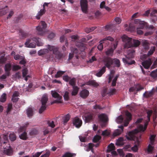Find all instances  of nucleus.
<instances>
[{
	"label": "nucleus",
	"mask_w": 157,
	"mask_h": 157,
	"mask_svg": "<svg viewBox=\"0 0 157 157\" xmlns=\"http://www.w3.org/2000/svg\"><path fill=\"white\" fill-rule=\"evenodd\" d=\"M36 44L38 46H41L43 43L41 41L40 38L34 37L33 38H30L27 39L25 43L26 47L30 48H34L36 47Z\"/></svg>",
	"instance_id": "obj_1"
},
{
	"label": "nucleus",
	"mask_w": 157,
	"mask_h": 157,
	"mask_svg": "<svg viewBox=\"0 0 157 157\" xmlns=\"http://www.w3.org/2000/svg\"><path fill=\"white\" fill-rule=\"evenodd\" d=\"M135 51L132 49H129L127 52V54L125 56V58H122V61L125 64L130 65L135 64V61L132 60V59L134 57Z\"/></svg>",
	"instance_id": "obj_2"
},
{
	"label": "nucleus",
	"mask_w": 157,
	"mask_h": 157,
	"mask_svg": "<svg viewBox=\"0 0 157 157\" xmlns=\"http://www.w3.org/2000/svg\"><path fill=\"white\" fill-rule=\"evenodd\" d=\"M123 40L126 43L128 47H137L140 44V42L138 40L133 39L126 35L123 36Z\"/></svg>",
	"instance_id": "obj_3"
},
{
	"label": "nucleus",
	"mask_w": 157,
	"mask_h": 157,
	"mask_svg": "<svg viewBox=\"0 0 157 157\" xmlns=\"http://www.w3.org/2000/svg\"><path fill=\"white\" fill-rule=\"evenodd\" d=\"M47 24L44 21H41L39 25L36 27L37 33L39 35H42L45 32Z\"/></svg>",
	"instance_id": "obj_4"
},
{
	"label": "nucleus",
	"mask_w": 157,
	"mask_h": 157,
	"mask_svg": "<svg viewBox=\"0 0 157 157\" xmlns=\"http://www.w3.org/2000/svg\"><path fill=\"white\" fill-rule=\"evenodd\" d=\"M51 93L53 98L57 99L56 100L51 102V105L54 103H62L63 102L62 100V96L60 95L57 92L54 90H52L51 91Z\"/></svg>",
	"instance_id": "obj_5"
},
{
	"label": "nucleus",
	"mask_w": 157,
	"mask_h": 157,
	"mask_svg": "<svg viewBox=\"0 0 157 157\" xmlns=\"http://www.w3.org/2000/svg\"><path fill=\"white\" fill-rule=\"evenodd\" d=\"M47 96L44 94L41 100L42 106L39 109V113L40 114L42 113L45 110L46 108V103L48 101Z\"/></svg>",
	"instance_id": "obj_6"
},
{
	"label": "nucleus",
	"mask_w": 157,
	"mask_h": 157,
	"mask_svg": "<svg viewBox=\"0 0 157 157\" xmlns=\"http://www.w3.org/2000/svg\"><path fill=\"white\" fill-rule=\"evenodd\" d=\"M98 119L101 127H105L106 123L108 121L107 115L104 113H101L98 116Z\"/></svg>",
	"instance_id": "obj_7"
},
{
	"label": "nucleus",
	"mask_w": 157,
	"mask_h": 157,
	"mask_svg": "<svg viewBox=\"0 0 157 157\" xmlns=\"http://www.w3.org/2000/svg\"><path fill=\"white\" fill-rule=\"evenodd\" d=\"M103 61L105 66L109 69H110L113 64V59L109 57H105Z\"/></svg>",
	"instance_id": "obj_8"
},
{
	"label": "nucleus",
	"mask_w": 157,
	"mask_h": 157,
	"mask_svg": "<svg viewBox=\"0 0 157 157\" xmlns=\"http://www.w3.org/2000/svg\"><path fill=\"white\" fill-rule=\"evenodd\" d=\"M72 122L73 125L77 128H79L82 124V120L77 117L73 118Z\"/></svg>",
	"instance_id": "obj_9"
},
{
	"label": "nucleus",
	"mask_w": 157,
	"mask_h": 157,
	"mask_svg": "<svg viewBox=\"0 0 157 157\" xmlns=\"http://www.w3.org/2000/svg\"><path fill=\"white\" fill-rule=\"evenodd\" d=\"M80 6L82 11L86 13L88 9V2L87 0H81L80 1Z\"/></svg>",
	"instance_id": "obj_10"
},
{
	"label": "nucleus",
	"mask_w": 157,
	"mask_h": 157,
	"mask_svg": "<svg viewBox=\"0 0 157 157\" xmlns=\"http://www.w3.org/2000/svg\"><path fill=\"white\" fill-rule=\"evenodd\" d=\"M153 61L150 58H148L142 62V65L146 69H148L152 64Z\"/></svg>",
	"instance_id": "obj_11"
},
{
	"label": "nucleus",
	"mask_w": 157,
	"mask_h": 157,
	"mask_svg": "<svg viewBox=\"0 0 157 157\" xmlns=\"http://www.w3.org/2000/svg\"><path fill=\"white\" fill-rule=\"evenodd\" d=\"M136 24H139V27L140 29L146 28L147 27V23L144 21H140V19H136L135 20Z\"/></svg>",
	"instance_id": "obj_12"
},
{
	"label": "nucleus",
	"mask_w": 157,
	"mask_h": 157,
	"mask_svg": "<svg viewBox=\"0 0 157 157\" xmlns=\"http://www.w3.org/2000/svg\"><path fill=\"white\" fill-rule=\"evenodd\" d=\"M46 47L48 48V51L49 50L50 51L52 52L53 54H56L57 53L58 48L57 47L55 46L48 45Z\"/></svg>",
	"instance_id": "obj_13"
},
{
	"label": "nucleus",
	"mask_w": 157,
	"mask_h": 157,
	"mask_svg": "<svg viewBox=\"0 0 157 157\" xmlns=\"http://www.w3.org/2000/svg\"><path fill=\"white\" fill-rule=\"evenodd\" d=\"M11 69V64L10 63H8L5 65L4 69L5 71V74L7 76H9L10 75V71Z\"/></svg>",
	"instance_id": "obj_14"
},
{
	"label": "nucleus",
	"mask_w": 157,
	"mask_h": 157,
	"mask_svg": "<svg viewBox=\"0 0 157 157\" xmlns=\"http://www.w3.org/2000/svg\"><path fill=\"white\" fill-rule=\"evenodd\" d=\"M9 148H6L4 147V146H3V147L4 148V151L5 154H6L8 156H11L13 155V149L11 147L10 145L8 144Z\"/></svg>",
	"instance_id": "obj_15"
},
{
	"label": "nucleus",
	"mask_w": 157,
	"mask_h": 157,
	"mask_svg": "<svg viewBox=\"0 0 157 157\" xmlns=\"http://www.w3.org/2000/svg\"><path fill=\"white\" fill-rule=\"evenodd\" d=\"M89 94V91L86 89L82 90L80 93V95L82 98H86Z\"/></svg>",
	"instance_id": "obj_16"
},
{
	"label": "nucleus",
	"mask_w": 157,
	"mask_h": 157,
	"mask_svg": "<svg viewBox=\"0 0 157 157\" xmlns=\"http://www.w3.org/2000/svg\"><path fill=\"white\" fill-rule=\"evenodd\" d=\"M94 117L93 114L90 113L85 117V120L87 122H90L93 121Z\"/></svg>",
	"instance_id": "obj_17"
},
{
	"label": "nucleus",
	"mask_w": 157,
	"mask_h": 157,
	"mask_svg": "<svg viewBox=\"0 0 157 157\" xmlns=\"http://www.w3.org/2000/svg\"><path fill=\"white\" fill-rule=\"evenodd\" d=\"M116 28L115 25L114 24H109L105 26L106 30L113 31Z\"/></svg>",
	"instance_id": "obj_18"
},
{
	"label": "nucleus",
	"mask_w": 157,
	"mask_h": 157,
	"mask_svg": "<svg viewBox=\"0 0 157 157\" xmlns=\"http://www.w3.org/2000/svg\"><path fill=\"white\" fill-rule=\"evenodd\" d=\"M105 67L103 66L98 72L96 73V75L98 77H100L105 72Z\"/></svg>",
	"instance_id": "obj_19"
},
{
	"label": "nucleus",
	"mask_w": 157,
	"mask_h": 157,
	"mask_svg": "<svg viewBox=\"0 0 157 157\" xmlns=\"http://www.w3.org/2000/svg\"><path fill=\"white\" fill-rule=\"evenodd\" d=\"M8 11V6H6L4 8L0 9V16L4 15Z\"/></svg>",
	"instance_id": "obj_20"
},
{
	"label": "nucleus",
	"mask_w": 157,
	"mask_h": 157,
	"mask_svg": "<svg viewBox=\"0 0 157 157\" xmlns=\"http://www.w3.org/2000/svg\"><path fill=\"white\" fill-rule=\"evenodd\" d=\"M154 94V92L152 90L150 91H146L143 94V96L146 98H148L152 97Z\"/></svg>",
	"instance_id": "obj_21"
},
{
	"label": "nucleus",
	"mask_w": 157,
	"mask_h": 157,
	"mask_svg": "<svg viewBox=\"0 0 157 157\" xmlns=\"http://www.w3.org/2000/svg\"><path fill=\"white\" fill-rule=\"evenodd\" d=\"M45 9H41L37 13V15L36 16V18L37 19H40V17L44 14L46 12Z\"/></svg>",
	"instance_id": "obj_22"
},
{
	"label": "nucleus",
	"mask_w": 157,
	"mask_h": 157,
	"mask_svg": "<svg viewBox=\"0 0 157 157\" xmlns=\"http://www.w3.org/2000/svg\"><path fill=\"white\" fill-rule=\"evenodd\" d=\"M124 140L123 137H120L117 140L116 145L117 146H122L124 144Z\"/></svg>",
	"instance_id": "obj_23"
},
{
	"label": "nucleus",
	"mask_w": 157,
	"mask_h": 157,
	"mask_svg": "<svg viewBox=\"0 0 157 157\" xmlns=\"http://www.w3.org/2000/svg\"><path fill=\"white\" fill-rule=\"evenodd\" d=\"M148 124L145 123L144 126L143 125L140 124L138 126V128L140 131L144 132L147 128Z\"/></svg>",
	"instance_id": "obj_24"
},
{
	"label": "nucleus",
	"mask_w": 157,
	"mask_h": 157,
	"mask_svg": "<svg viewBox=\"0 0 157 157\" xmlns=\"http://www.w3.org/2000/svg\"><path fill=\"white\" fill-rule=\"evenodd\" d=\"M156 136V135H151L149 139L150 140L149 144H151L152 145H154L155 143V138Z\"/></svg>",
	"instance_id": "obj_25"
},
{
	"label": "nucleus",
	"mask_w": 157,
	"mask_h": 157,
	"mask_svg": "<svg viewBox=\"0 0 157 157\" xmlns=\"http://www.w3.org/2000/svg\"><path fill=\"white\" fill-rule=\"evenodd\" d=\"M26 113L28 116L31 117L33 115V111L31 108H29L26 110Z\"/></svg>",
	"instance_id": "obj_26"
},
{
	"label": "nucleus",
	"mask_w": 157,
	"mask_h": 157,
	"mask_svg": "<svg viewBox=\"0 0 157 157\" xmlns=\"http://www.w3.org/2000/svg\"><path fill=\"white\" fill-rule=\"evenodd\" d=\"M48 50L47 48L41 49L38 52V54L39 55H44L47 53H48Z\"/></svg>",
	"instance_id": "obj_27"
},
{
	"label": "nucleus",
	"mask_w": 157,
	"mask_h": 157,
	"mask_svg": "<svg viewBox=\"0 0 157 157\" xmlns=\"http://www.w3.org/2000/svg\"><path fill=\"white\" fill-rule=\"evenodd\" d=\"M114 63L116 67H119L121 66V63L120 60L117 58L113 59V64Z\"/></svg>",
	"instance_id": "obj_28"
},
{
	"label": "nucleus",
	"mask_w": 157,
	"mask_h": 157,
	"mask_svg": "<svg viewBox=\"0 0 157 157\" xmlns=\"http://www.w3.org/2000/svg\"><path fill=\"white\" fill-rule=\"evenodd\" d=\"M115 149V147L113 144L111 143L110 144L108 147L107 152H109Z\"/></svg>",
	"instance_id": "obj_29"
},
{
	"label": "nucleus",
	"mask_w": 157,
	"mask_h": 157,
	"mask_svg": "<svg viewBox=\"0 0 157 157\" xmlns=\"http://www.w3.org/2000/svg\"><path fill=\"white\" fill-rule=\"evenodd\" d=\"M73 90L72 92V95H76L78 93V88L76 86L73 87Z\"/></svg>",
	"instance_id": "obj_30"
},
{
	"label": "nucleus",
	"mask_w": 157,
	"mask_h": 157,
	"mask_svg": "<svg viewBox=\"0 0 157 157\" xmlns=\"http://www.w3.org/2000/svg\"><path fill=\"white\" fill-rule=\"evenodd\" d=\"M88 83L90 85H92L95 87H97L99 86V84L94 80L89 81Z\"/></svg>",
	"instance_id": "obj_31"
},
{
	"label": "nucleus",
	"mask_w": 157,
	"mask_h": 157,
	"mask_svg": "<svg viewBox=\"0 0 157 157\" xmlns=\"http://www.w3.org/2000/svg\"><path fill=\"white\" fill-rule=\"evenodd\" d=\"M128 136H126V138L128 140H133V133L132 132H129L128 134Z\"/></svg>",
	"instance_id": "obj_32"
},
{
	"label": "nucleus",
	"mask_w": 157,
	"mask_h": 157,
	"mask_svg": "<svg viewBox=\"0 0 157 157\" xmlns=\"http://www.w3.org/2000/svg\"><path fill=\"white\" fill-rule=\"evenodd\" d=\"M151 144H149L147 147V151L148 153H151L154 148V147L152 146Z\"/></svg>",
	"instance_id": "obj_33"
},
{
	"label": "nucleus",
	"mask_w": 157,
	"mask_h": 157,
	"mask_svg": "<svg viewBox=\"0 0 157 157\" xmlns=\"http://www.w3.org/2000/svg\"><path fill=\"white\" fill-rule=\"evenodd\" d=\"M70 117V115L68 114L65 116L63 119V124H66V123L69 121Z\"/></svg>",
	"instance_id": "obj_34"
},
{
	"label": "nucleus",
	"mask_w": 157,
	"mask_h": 157,
	"mask_svg": "<svg viewBox=\"0 0 157 157\" xmlns=\"http://www.w3.org/2000/svg\"><path fill=\"white\" fill-rule=\"evenodd\" d=\"M3 139L4 141L1 144L2 145L5 144H7L8 142V136L7 135H4L3 136Z\"/></svg>",
	"instance_id": "obj_35"
},
{
	"label": "nucleus",
	"mask_w": 157,
	"mask_h": 157,
	"mask_svg": "<svg viewBox=\"0 0 157 157\" xmlns=\"http://www.w3.org/2000/svg\"><path fill=\"white\" fill-rule=\"evenodd\" d=\"M9 136L10 140L12 141H13L16 140V136L13 133H11Z\"/></svg>",
	"instance_id": "obj_36"
},
{
	"label": "nucleus",
	"mask_w": 157,
	"mask_h": 157,
	"mask_svg": "<svg viewBox=\"0 0 157 157\" xmlns=\"http://www.w3.org/2000/svg\"><path fill=\"white\" fill-rule=\"evenodd\" d=\"M20 138L21 139L23 140H26L27 138V133L25 132H24L21 133L19 136Z\"/></svg>",
	"instance_id": "obj_37"
},
{
	"label": "nucleus",
	"mask_w": 157,
	"mask_h": 157,
	"mask_svg": "<svg viewBox=\"0 0 157 157\" xmlns=\"http://www.w3.org/2000/svg\"><path fill=\"white\" fill-rule=\"evenodd\" d=\"M6 94L5 93H3L0 98V101L2 102H4L6 100Z\"/></svg>",
	"instance_id": "obj_38"
},
{
	"label": "nucleus",
	"mask_w": 157,
	"mask_h": 157,
	"mask_svg": "<svg viewBox=\"0 0 157 157\" xmlns=\"http://www.w3.org/2000/svg\"><path fill=\"white\" fill-rule=\"evenodd\" d=\"M107 40H109L111 41H113L114 40V39L110 36H108L101 40V42H104V41Z\"/></svg>",
	"instance_id": "obj_39"
},
{
	"label": "nucleus",
	"mask_w": 157,
	"mask_h": 157,
	"mask_svg": "<svg viewBox=\"0 0 157 157\" xmlns=\"http://www.w3.org/2000/svg\"><path fill=\"white\" fill-rule=\"evenodd\" d=\"M125 115L127 117V120L130 121L132 119V116L131 113L127 111L125 112Z\"/></svg>",
	"instance_id": "obj_40"
},
{
	"label": "nucleus",
	"mask_w": 157,
	"mask_h": 157,
	"mask_svg": "<svg viewBox=\"0 0 157 157\" xmlns=\"http://www.w3.org/2000/svg\"><path fill=\"white\" fill-rule=\"evenodd\" d=\"M75 154H72L69 152H66L62 157H72L75 156Z\"/></svg>",
	"instance_id": "obj_41"
},
{
	"label": "nucleus",
	"mask_w": 157,
	"mask_h": 157,
	"mask_svg": "<svg viewBox=\"0 0 157 157\" xmlns=\"http://www.w3.org/2000/svg\"><path fill=\"white\" fill-rule=\"evenodd\" d=\"M65 71H58L56 74L55 75V77L56 78H58L61 77L65 73Z\"/></svg>",
	"instance_id": "obj_42"
},
{
	"label": "nucleus",
	"mask_w": 157,
	"mask_h": 157,
	"mask_svg": "<svg viewBox=\"0 0 157 157\" xmlns=\"http://www.w3.org/2000/svg\"><path fill=\"white\" fill-rule=\"evenodd\" d=\"M69 83L70 85L72 86L73 87L75 86V84L76 82V79L75 78H73L69 80Z\"/></svg>",
	"instance_id": "obj_43"
},
{
	"label": "nucleus",
	"mask_w": 157,
	"mask_h": 157,
	"mask_svg": "<svg viewBox=\"0 0 157 157\" xmlns=\"http://www.w3.org/2000/svg\"><path fill=\"white\" fill-rule=\"evenodd\" d=\"M94 146V144L92 143L89 144L88 146L87 147V149L86 150L87 151H89L91 150L92 151L93 150V147Z\"/></svg>",
	"instance_id": "obj_44"
},
{
	"label": "nucleus",
	"mask_w": 157,
	"mask_h": 157,
	"mask_svg": "<svg viewBox=\"0 0 157 157\" xmlns=\"http://www.w3.org/2000/svg\"><path fill=\"white\" fill-rule=\"evenodd\" d=\"M143 47L145 50H148L149 48V44L148 42L146 41H144L143 43Z\"/></svg>",
	"instance_id": "obj_45"
},
{
	"label": "nucleus",
	"mask_w": 157,
	"mask_h": 157,
	"mask_svg": "<svg viewBox=\"0 0 157 157\" xmlns=\"http://www.w3.org/2000/svg\"><path fill=\"white\" fill-rule=\"evenodd\" d=\"M38 133V131L36 129H33L30 132V134L31 136L36 135Z\"/></svg>",
	"instance_id": "obj_46"
},
{
	"label": "nucleus",
	"mask_w": 157,
	"mask_h": 157,
	"mask_svg": "<svg viewBox=\"0 0 157 157\" xmlns=\"http://www.w3.org/2000/svg\"><path fill=\"white\" fill-rule=\"evenodd\" d=\"M101 139V137L98 135L95 136L93 139V141L94 143H97Z\"/></svg>",
	"instance_id": "obj_47"
},
{
	"label": "nucleus",
	"mask_w": 157,
	"mask_h": 157,
	"mask_svg": "<svg viewBox=\"0 0 157 157\" xmlns=\"http://www.w3.org/2000/svg\"><path fill=\"white\" fill-rule=\"evenodd\" d=\"M20 60L19 63L23 65L24 66H25L26 63V60L25 57L23 56V58H21V59H20Z\"/></svg>",
	"instance_id": "obj_48"
},
{
	"label": "nucleus",
	"mask_w": 157,
	"mask_h": 157,
	"mask_svg": "<svg viewBox=\"0 0 157 157\" xmlns=\"http://www.w3.org/2000/svg\"><path fill=\"white\" fill-rule=\"evenodd\" d=\"M47 124L49 126L51 127L52 128H54L55 126L53 121H47Z\"/></svg>",
	"instance_id": "obj_49"
},
{
	"label": "nucleus",
	"mask_w": 157,
	"mask_h": 157,
	"mask_svg": "<svg viewBox=\"0 0 157 157\" xmlns=\"http://www.w3.org/2000/svg\"><path fill=\"white\" fill-rule=\"evenodd\" d=\"M124 149L125 151H131V146L130 144H128L125 145L124 147Z\"/></svg>",
	"instance_id": "obj_50"
},
{
	"label": "nucleus",
	"mask_w": 157,
	"mask_h": 157,
	"mask_svg": "<svg viewBox=\"0 0 157 157\" xmlns=\"http://www.w3.org/2000/svg\"><path fill=\"white\" fill-rule=\"evenodd\" d=\"M113 49L112 48H110L105 52V54L107 55H110L111 54H112L113 53Z\"/></svg>",
	"instance_id": "obj_51"
},
{
	"label": "nucleus",
	"mask_w": 157,
	"mask_h": 157,
	"mask_svg": "<svg viewBox=\"0 0 157 157\" xmlns=\"http://www.w3.org/2000/svg\"><path fill=\"white\" fill-rule=\"evenodd\" d=\"M118 75H117L113 79L112 82V85L113 86H115L116 85V81L118 77Z\"/></svg>",
	"instance_id": "obj_52"
},
{
	"label": "nucleus",
	"mask_w": 157,
	"mask_h": 157,
	"mask_svg": "<svg viewBox=\"0 0 157 157\" xmlns=\"http://www.w3.org/2000/svg\"><path fill=\"white\" fill-rule=\"evenodd\" d=\"M150 75L154 78H157V73L156 70L152 71L150 74Z\"/></svg>",
	"instance_id": "obj_53"
},
{
	"label": "nucleus",
	"mask_w": 157,
	"mask_h": 157,
	"mask_svg": "<svg viewBox=\"0 0 157 157\" xmlns=\"http://www.w3.org/2000/svg\"><path fill=\"white\" fill-rule=\"evenodd\" d=\"M101 40L100 41L99 43L100 44L98 45L97 47L98 49V50L100 51H101L103 49V46L102 43H104V42H101Z\"/></svg>",
	"instance_id": "obj_54"
},
{
	"label": "nucleus",
	"mask_w": 157,
	"mask_h": 157,
	"mask_svg": "<svg viewBox=\"0 0 157 157\" xmlns=\"http://www.w3.org/2000/svg\"><path fill=\"white\" fill-rule=\"evenodd\" d=\"M28 124L29 123H27L23 127H20L19 130V132H21L24 131L26 129V127L28 126Z\"/></svg>",
	"instance_id": "obj_55"
},
{
	"label": "nucleus",
	"mask_w": 157,
	"mask_h": 157,
	"mask_svg": "<svg viewBox=\"0 0 157 157\" xmlns=\"http://www.w3.org/2000/svg\"><path fill=\"white\" fill-rule=\"evenodd\" d=\"M153 111L152 110H150L148 111L147 112V118L148 120V121H150V117L152 115V113Z\"/></svg>",
	"instance_id": "obj_56"
},
{
	"label": "nucleus",
	"mask_w": 157,
	"mask_h": 157,
	"mask_svg": "<svg viewBox=\"0 0 157 157\" xmlns=\"http://www.w3.org/2000/svg\"><path fill=\"white\" fill-rule=\"evenodd\" d=\"M19 35L22 37H26L27 35L26 33L22 30H19Z\"/></svg>",
	"instance_id": "obj_57"
},
{
	"label": "nucleus",
	"mask_w": 157,
	"mask_h": 157,
	"mask_svg": "<svg viewBox=\"0 0 157 157\" xmlns=\"http://www.w3.org/2000/svg\"><path fill=\"white\" fill-rule=\"evenodd\" d=\"M122 132L121 130L119 129L117 130L113 133V135L114 136H116L119 135Z\"/></svg>",
	"instance_id": "obj_58"
},
{
	"label": "nucleus",
	"mask_w": 157,
	"mask_h": 157,
	"mask_svg": "<svg viewBox=\"0 0 157 157\" xmlns=\"http://www.w3.org/2000/svg\"><path fill=\"white\" fill-rule=\"evenodd\" d=\"M157 67V58L153 62V63L151 67V69H153Z\"/></svg>",
	"instance_id": "obj_59"
},
{
	"label": "nucleus",
	"mask_w": 157,
	"mask_h": 157,
	"mask_svg": "<svg viewBox=\"0 0 157 157\" xmlns=\"http://www.w3.org/2000/svg\"><path fill=\"white\" fill-rule=\"evenodd\" d=\"M123 118L122 116H119L117 119V122L118 123H120L123 122Z\"/></svg>",
	"instance_id": "obj_60"
},
{
	"label": "nucleus",
	"mask_w": 157,
	"mask_h": 157,
	"mask_svg": "<svg viewBox=\"0 0 157 157\" xmlns=\"http://www.w3.org/2000/svg\"><path fill=\"white\" fill-rule=\"evenodd\" d=\"M155 47H153L152 48H151V49L148 52L147 54L149 56L152 55L154 53V51L155 50Z\"/></svg>",
	"instance_id": "obj_61"
},
{
	"label": "nucleus",
	"mask_w": 157,
	"mask_h": 157,
	"mask_svg": "<svg viewBox=\"0 0 157 157\" xmlns=\"http://www.w3.org/2000/svg\"><path fill=\"white\" fill-rule=\"evenodd\" d=\"M63 79L65 81L68 82L71 79V78L67 75H64L63 77Z\"/></svg>",
	"instance_id": "obj_62"
},
{
	"label": "nucleus",
	"mask_w": 157,
	"mask_h": 157,
	"mask_svg": "<svg viewBox=\"0 0 157 157\" xmlns=\"http://www.w3.org/2000/svg\"><path fill=\"white\" fill-rule=\"evenodd\" d=\"M12 105L9 104L8 105L7 108V110L6 111V112L7 114H8L9 112L12 109Z\"/></svg>",
	"instance_id": "obj_63"
},
{
	"label": "nucleus",
	"mask_w": 157,
	"mask_h": 157,
	"mask_svg": "<svg viewBox=\"0 0 157 157\" xmlns=\"http://www.w3.org/2000/svg\"><path fill=\"white\" fill-rule=\"evenodd\" d=\"M28 70L27 68H25L23 69L22 71V76L23 77H25L28 73Z\"/></svg>",
	"instance_id": "obj_64"
}]
</instances>
